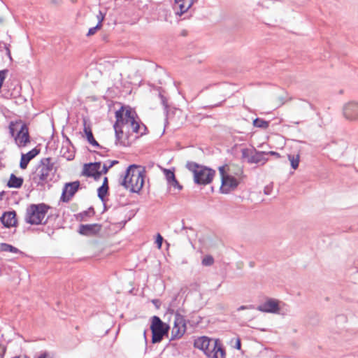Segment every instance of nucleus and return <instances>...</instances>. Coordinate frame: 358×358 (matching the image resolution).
I'll list each match as a JSON object with an SVG mask.
<instances>
[{
	"instance_id": "nucleus-1",
	"label": "nucleus",
	"mask_w": 358,
	"mask_h": 358,
	"mask_svg": "<svg viewBox=\"0 0 358 358\" xmlns=\"http://www.w3.org/2000/svg\"><path fill=\"white\" fill-rule=\"evenodd\" d=\"M137 114L129 106L125 108L122 106L115 112L116 121L113 124L115 135V145H120L124 147L129 146L131 144L129 132H132L140 136L146 133L147 127L136 120Z\"/></svg>"
},
{
	"instance_id": "nucleus-2",
	"label": "nucleus",
	"mask_w": 358,
	"mask_h": 358,
	"mask_svg": "<svg viewBox=\"0 0 358 358\" xmlns=\"http://www.w3.org/2000/svg\"><path fill=\"white\" fill-rule=\"evenodd\" d=\"M55 172L52 159L50 157L42 158L35 171L31 174L30 180L37 187L42 189L53 180Z\"/></svg>"
},
{
	"instance_id": "nucleus-3",
	"label": "nucleus",
	"mask_w": 358,
	"mask_h": 358,
	"mask_svg": "<svg viewBox=\"0 0 358 358\" xmlns=\"http://www.w3.org/2000/svg\"><path fill=\"white\" fill-rule=\"evenodd\" d=\"M140 168L136 164L129 166L120 183L125 189L133 193H138L143 187L145 169Z\"/></svg>"
},
{
	"instance_id": "nucleus-4",
	"label": "nucleus",
	"mask_w": 358,
	"mask_h": 358,
	"mask_svg": "<svg viewBox=\"0 0 358 358\" xmlns=\"http://www.w3.org/2000/svg\"><path fill=\"white\" fill-rule=\"evenodd\" d=\"M194 346L202 350L209 358L225 357V350L219 340L201 336L194 340Z\"/></svg>"
},
{
	"instance_id": "nucleus-5",
	"label": "nucleus",
	"mask_w": 358,
	"mask_h": 358,
	"mask_svg": "<svg viewBox=\"0 0 358 358\" xmlns=\"http://www.w3.org/2000/svg\"><path fill=\"white\" fill-rule=\"evenodd\" d=\"M186 168L192 172L194 183L199 185L210 184L215 175V170L194 162H187Z\"/></svg>"
},
{
	"instance_id": "nucleus-6",
	"label": "nucleus",
	"mask_w": 358,
	"mask_h": 358,
	"mask_svg": "<svg viewBox=\"0 0 358 358\" xmlns=\"http://www.w3.org/2000/svg\"><path fill=\"white\" fill-rule=\"evenodd\" d=\"M176 301L177 298H173L167 308V313L175 315L174 323L171 332L172 340L181 338L187 329L186 320L184 316L180 313V310L176 309L175 306Z\"/></svg>"
},
{
	"instance_id": "nucleus-7",
	"label": "nucleus",
	"mask_w": 358,
	"mask_h": 358,
	"mask_svg": "<svg viewBox=\"0 0 358 358\" xmlns=\"http://www.w3.org/2000/svg\"><path fill=\"white\" fill-rule=\"evenodd\" d=\"M50 206L45 203L29 205L26 210L25 221L31 225L46 224L47 220L43 222Z\"/></svg>"
},
{
	"instance_id": "nucleus-8",
	"label": "nucleus",
	"mask_w": 358,
	"mask_h": 358,
	"mask_svg": "<svg viewBox=\"0 0 358 358\" xmlns=\"http://www.w3.org/2000/svg\"><path fill=\"white\" fill-rule=\"evenodd\" d=\"M150 330L152 331V343H160L164 336L168 334L169 326L164 323L158 316L151 317Z\"/></svg>"
},
{
	"instance_id": "nucleus-9",
	"label": "nucleus",
	"mask_w": 358,
	"mask_h": 358,
	"mask_svg": "<svg viewBox=\"0 0 358 358\" xmlns=\"http://www.w3.org/2000/svg\"><path fill=\"white\" fill-rule=\"evenodd\" d=\"M19 128V131L15 137L16 144L19 147H24L30 141L28 127L25 123L10 122L9 125V131L12 136H15V132Z\"/></svg>"
},
{
	"instance_id": "nucleus-10",
	"label": "nucleus",
	"mask_w": 358,
	"mask_h": 358,
	"mask_svg": "<svg viewBox=\"0 0 358 358\" xmlns=\"http://www.w3.org/2000/svg\"><path fill=\"white\" fill-rule=\"evenodd\" d=\"M78 180L66 182L62 189L60 200L64 203H69L80 187Z\"/></svg>"
},
{
	"instance_id": "nucleus-11",
	"label": "nucleus",
	"mask_w": 358,
	"mask_h": 358,
	"mask_svg": "<svg viewBox=\"0 0 358 358\" xmlns=\"http://www.w3.org/2000/svg\"><path fill=\"white\" fill-rule=\"evenodd\" d=\"M257 310L263 313H280V302L274 299H268L264 303L257 307Z\"/></svg>"
},
{
	"instance_id": "nucleus-12",
	"label": "nucleus",
	"mask_w": 358,
	"mask_h": 358,
	"mask_svg": "<svg viewBox=\"0 0 358 358\" xmlns=\"http://www.w3.org/2000/svg\"><path fill=\"white\" fill-rule=\"evenodd\" d=\"M101 162H91L85 164L83 170V174L87 177L94 178V180H98L102 175V172H100Z\"/></svg>"
},
{
	"instance_id": "nucleus-13",
	"label": "nucleus",
	"mask_w": 358,
	"mask_h": 358,
	"mask_svg": "<svg viewBox=\"0 0 358 358\" xmlns=\"http://www.w3.org/2000/svg\"><path fill=\"white\" fill-rule=\"evenodd\" d=\"M238 184L239 182L235 177L231 175L224 176L221 180L220 190L222 194H228L231 191L234 190L238 187Z\"/></svg>"
},
{
	"instance_id": "nucleus-14",
	"label": "nucleus",
	"mask_w": 358,
	"mask_h": 358,
	"mask_svg": "<svg viewBox=\"0 0 358 358\" xmlns=\"http://www.w3.org/2000/svg\"><path fill=\"white\" fill-rule=\"evenodd\" d=\"M344 117L350 121L358 120V103L355 101H350L344 105L343 108Z\"/></svg>"
},
{
	"instance_id": "nucleus-15",
	"label": "nucleus",
	"mask_w": 358,
	"mask_h": 358,
	"mask_svg": "<svg viewBox=\"0 0 358 358\" xmlns=\"http://www.w3.org/2000/svg\"><path fill=\"white\" fill-rule=\"evenodd\" d=\"M60 153L62 156L66 159L68 161L73 160L75 157V150L74 147L72 145L70 140L66 138L65 141L62 143V146L61 148Z\"/></svg>"
},
{
	"instance_id": "nucleus-16",
	"label": "nucleus",
	"mask_w": 358,
	"mask_h": 358,
	"mask_svg": "<svg viewBox=\"0 0 358 358\" xmlns=\"http://www.w3.org/2000/svg\"><path fill=\"white\" fill-rule=\"evenodd\" d=\"M101 229V225L99 224H80L78 232L84 236H94L98 234Z\"/></svg>"
},
{
	"instance_id": "nucleus-17",
	"label": "nucleus",
	"mask_w": 358,
	"mask_h": 358,
	"mask_svg": "<svg viewBox=\"0 0 358 358\" xmlns=\"http://www.w3.org/2000/svg\"><path fill=\"white\" fill-rule=\"evenodd\" d=\"M0 220L4 227L7 228L14 227L17 224L16 213L15 210L5 212Z\"/></svg>"
},
{
	"instance_id": "nucleus-18",
	"label": "nucleus",
	"mask_w": 358,
	"mask_h": 358,
	"mask_svg": "<svg viewBox=\"0 0 358 358\" xmlns=\"http://www.w3.org/2000/svg\"><path fill=\"white\" fill-rule=\"evenodd\" d=\"M40 152V150L36 148H33L26 154H22L20 167L22 169H25L27 167L29 162L34 159Z\"/></svg>"
},
{
	"instance_id": "nucleus-19",
	"label": "nucleus",
	"mask_w": 358,
	"mask_h": 358,
	"mask_svg": "<svg viewBox=\"0 0 358 358\" xmlns=\"http://www.w3.org/2000/svg\"><path fill=\"white\" fill-rule=\"evenodd\" d=\"M194 0H175V6L179 10L176 12V15H182L187 12L193 5Z\"/></svg>"
},
{
	"instance_id": "nucleus-20",
	"label": "nucleus",
	"mask_w": 358,
	"mask_h": 358,
	"mask_svg": "<svg viewBox=\"0 0 358 358\" xmlns=\"http://www.w3.org/2000/svg\"><path fill=\"white\" fill-rule=\"evenodd\" d=\"M227 85L225 83H214L210 85L209 86L206 87V89L212 88L214 90L215 92L220 94V96L223 98V100L219 103L214 105V106H220L222 104V102L225 101L224 97L226 96L225 90L227 87Z\"/></svg>"
},
{
	"instance_id": "nucleus-21",
	"label": "nucleus",
	"mask_w": 358,
	"mask_h": 358,
	"mask_svg": "<svg viewBox=\"0 0 358 358\" xmlns=\"http://www.w3.org/2000/svg\"><path fill=\"white\" fill-rule=\"evenodd\" d=\"M266 156H267L266 152L257 151V150L254 149L252 156L250 157L249 164L262 163L264 164L268 159L267 157H266Z\"/></svg>"
},
{
	"instance_id": "nucleus-22",
	"label": "nucleus",
	"mask_w": 358,
	"mask_h": 358,
	"mask_svg": "<svg viewBox=\"0 0 358 358\" xmlns=\"http://www.w3.org/2000/svg\"><path fill=\"white\" fill-rule=\"evenodd\" d=\"M24 182L22 177H17L14 173H11L7 182V186L10 188H20Z\"/></svg>"
},
{
	"instance_id": "nucleus-23",
	"label": "nucleus",
	"mask_w": 358,
	"mask_h": 358,
	"mask_svg": "<svg viewBox=\"0 0 358 358\" xmlns=\"http://www.w3.org/2000/svg\"><path fill=\"white\" fill-rule=\"evenodd\" d=\"M84 133L85 134L86 138L90 144L96 148H103L94 138L90 127L86 126L85 122L84 124Z\"/></svg>"
},
{
	"instance_id": "nucleus-24",
	"label": "nucleus",
	"mask_w": 358,
	"mask_h": 358,
	"mask_svg": "<svg viewBox=\"0 0 358 358\" xmlns=\"http://www.w3.org/2000/svg\"><path fill=\"white\" fill-rule=\"evenodd\" d=\"M0 250L3 252L23 254V252L20 251L18 248L6 243H2L0 244Z\"/></svg>"
},
{
	"instance_id": "nucleus-25",
	"label": "nucleus",
	"mask_w": 358,
	"mask_h": 358,
	"mask_svg": "<svg viewBox=\"0 0 358 358\" xmlns=\"http://www.w3.org/2000/svg\"><path fill=\"white\" fill-rule=\"evenodd\" d=\"M270 122L257 117L253 120V126L260 129H266L269 127Z\"/></svg>"
},
{
	"instance_id": "nucleus-26",
	"label": "nucleus",
	"mask_w": 358,
	"mask_h": 358,
	"mask_svg": "<svg viewBox=\"0 0 358 358\" xmlns=\"http://www.w3.org/2000/svg\"><path fill=\"white\" fill-rule=\"evenodd\" d=\"M288 159L290 162L291 166L293 169H296L299 166L300 156L299 155H288Z\"/></svg>"
},
{
	"instance_id": "nucleus-27",
	"label": "nucleus",
	"mask_w": 358,
	"mask_h": 358,
	"mask_svg": "<svg viewBox=\"0 0 358 358\" xmlns=\"http://www.w3.org/2000/svg\"><path fill=\"white\" fill-rule=\"evenodd\" d=\"M95 214V211L92 207L89 208L87 210L80 213L79 216L80 217L81 221H86L87 217H92Z\"/></svg>"
},
{
	"instance_id": "nucleus-28",
	"label": "nucleus",
	"mask_w": 358,
	"mask_h": 358,
	"mask_svg": "<svg viewBox=\"0 0 358 358\" xmlns=\"http://www.w3.org/2000/svg\"><path fill=\"white\" fill-rule=\"evenodd\" d=\"M108 187H106V186H100L97 189L98 197L102 201H104L105 197L108 194Z\"/></svg>"
},
{
	"instance_id": "nucleus-29",
	"label": "nucleus",
	"mask_w": 358,
	"mask_h": 358,
	"mask_svg": "<svg viewBox=\"0 0 358 358\" xmlns=\"http://www.w3.org/2000/svg\"><path fill=\"white\" fill-rule=\"evenodd\" d=\"M164 173L168 183H171L176 178L174 171L172 170L164 169Z\"/></svg>"
},
{
	"instance_id": "nucleus-30",
	"label": "nucleus",
	"mask_w": 358,
	"mask_h": 358,
	"mask_svg": "<svg viewBox=\"0 0 358 358\" xmlns=\"http://www.w3.org/2000/svg\"><path fill=\"white\" fill-rule=\"evenodd\" d=\"M159 97L161 100V103L162 104V106L164 108V110L166 111V113H168V108H169L168 99L163 94L162 90L161 88L159 90Z\"/></svg>"
},
{
	"instance_id": "nucleus-31",
	"label": "nucleus",
	"mask_w": 358,
	"mask_h": 358,
	"mask_svg": "<svg viewBox=\"0 0 358 358\" xmlns=\"http://www.w3.org/2000/svg\"><path fill=\"white\" fill-rule=\"evenodd\" d=\"M253 150H250L248 148H243L241 150L242 158L247 159V162L249 163V159L251 156H252Z\"/></svg>"
},
{
	"instance_id": "nucleus-32",
	"label": "nucleus",
	"mask_w": 358,
	"mask_h": 358,
	"mask_svg": "<svg viewBox=\"0 0 358 358\" xmlns=\"http://www.w3.org/2000/svg\"><path fill=\"white\" fill-rule=\"evenodd\" d=\"M213 263H214V259L211 255L205 256L201 261L202 265L205 266H210L213 265Z\"/></svg>"
},
{
	"instance_id": "nucleus-33",
	"label": "nucleus",
	"mask_w": 358,
	"mask_h": 358,
	"mask_svg": "<svg viewBox=\"0 0 358 358\" xmlns=\"http://www.w3.org/2000/svg\"><path fill=\"white\" fill-rule=\"evenodd\" d=\"M101 22H98V23L96 24V25L95 27H91L89 31H88V33L87 34V36H92L93 34H94L97 30L100 29H101Z\"/></svg>"
},
{
	"instance_id": "nucleus-34",
	"label": "nucleus",
	"mask_w": 358,
	"mask_h": 358,
	"mask_svg": "<svg viewBox=\"0 0 358 358\" xmlns=\"http://www.w3.org/2000/svg\"><path fill=\"white\" fill-rule=\"evenodd\" d=\"M3 48H4L5 50H6V55L9 58L10 61L12 62L13 61V58H12V56H11L10 50V44L9 43H3Z\"/></svg>"
},
{
	"instance_id": "nucleus-35",
	"label": "nucleus",
	"mask_w": 358,
	"mask_h": 358,
	"mask_svg": "<svg viewBox=\"0 0 358 358\" xmlns=\"http://www.w3.org/2000/svg\"><path fill=\"white\" fill-rule=\"evenodd\" d=\"M168 184L178 190H181L182 189V186L178 182L176 178H175L171 183Z\"/></svg>"
},
{
	"instance_id": "nucleus-36",
	"label": "nucleus",
	"mask_w": 358,
	"mask_h": 358,
	"mask_svg": "<svg viewBox=\"0 0 358 358\" xmlns=\"http://www.w3.org/2000/svg\"><path fill=\"white\" fill-rule=\"evenodd\" d=\"M163 240V237L160 235V234H157L155 243L159 249L162 248Z\"/></svg>"
},
{
	"instance_id": "nucleus-37",
	"label": "nucleus",
	"mask_w": 358,
	"mask_h": 358,
	"mask_svg": "<svg viewBox=\"0 0 358 358\" xmlns=\"http://www.w3.org/2000/svg\"><path fill=\"white\" fill-rule=\"evenodd\" d=\"M219 172L221 176V180L223 178L224 176H227L229 174L225 173V166H222L219 167Z\"/></svg>"
},
{
	"instance_id": "nucleus-38",
	"label": "nucleus",
	"mask_w": 358,
	"mask_h": 358,
	"mask_svg": "<svg viewBox=\"0 0 358 358\" xmlns=\"http://www.w3.org/2000/svg\"><path fill=\"white\" fill-rule=\"evenodd\" d=\"M98 19V22H101V27L102 26V22L105 17V13H102V11L99 10V14L96 16Z\"/></svg>"
},
{
	"instance_id": "nucleus-39",
	"label": "nucleus",
	"mask_w": 358,
	"mask_h": 358,
	"mask_svg": "<svg viewBox=\"0 0 358 358\" xmlns=\"http://www.w3.org/2000/svg\"><path fill=\"white\" fill-rule=\"evenodd\" d=\"M273 187L271 185H267L264 187V192L266 195H269L271 194Z\"/></svg>"
},
{
	"instance_id": "nucleus-40",
	"label": "nucleus",
	"mask_w": 358,
	"mask_h": 358,
	"mask_svg": "<svg viewBox=\"0 0 358 358\" xmlns=\"http://www.w3.org/2000/svg\"><path fill=\"white\" fill-rule=\"evenodd\" d=\"M110 168L111 167H110V164L107 165L106 164H104L103 166L102 170L100 171V172H102V174L103 173L106 174Z\"/></svg>"
},
{
	"instance_id": "nucleus-41",
	"label": "nucleus",
	"mask_w": 358,
	"mask_h": 358,
	"mask_svg": "<svg viewBox=\"0 0 358 358\" xmlns=\"http://www.w3.org/2000/svg\"><path fill=\"white\" fill-rule=\"evenodd\" d=\"M266 154H267V155H271L275 156L278 158H279L280 157V155L278 152H274V151H270L268 152H266Z\"/></svg>"
},
{
	"instance_id": "nucleus-42",
	"label": "nucleus",
	"mask_w": 358,
	"mask_h": 358,
	"mask_svg": "<svg viewBox=\"0 0 358 358\" xmlns=\"http://www.w3.org/2000/svg\"><path fill=\"white\" fill-rule=\"evenodd\" d=\"M37 358H51L46 352H42Z\"/></svg>"
},
{
	"instance_id": "nucleus-43",
	"label": "nucleus",
	"mask_w": 358,
	"mask_h": 358,
	"mask_svg": "<svg viewBox=\"0 0 358 358\" xmlns=\"http://www.w3.org/2000/svg\"><path fill=\"white\" fill-rule=\"evenodd\" d=\"M101 186H106V187H108V178L107 177H105L103 178V183H102Z\"/></svg>"
},
{
	"instance_id": "nucleus-44",
	"label": "nucleus",
	"mask_w": 358,
	"mask_h": 358,
	"mask_svg": "<svg viewBox=\"0 0 358 358\" xmlns=\"http://www.w3.org/2000/svg\"><path fill=\"white\" fill-rule=\"evenodd\" d=\"M235 347H236V349H238V350L241 349V341H240V340H239V339H238V340H237L236 343V346H235Z\"/></svg>"
},
{
	"instance_id": "nucleus-45",
	"label": "nucleus",
	"mask_w": 358,
	"mask_h": 358,
	"mask_svg": "<svg viewBox=\"0 0 358 358\" xmlns=\"http://www.w3.org/2000/svg\"><path fill=\"white\" fill-rule=\"evenodd\" d=\"M248 308V307L247 306H241L239 308H238V310L240 311V310H245Z\"/></svg>"
},
{
	"instance_id": "nucleus-46",
	"label": "nucleus",
	"mask_w": 358,
	"mask_h": 358,
	"mask_svg": "<svg viewBox=\"0 0 358 358\" xmlns=\"http://www.w3.org/2000/svg\"><path fill=\"white\" fill-rule=\"evenodd\" d=\"M118 163V161L117 160H113V161H111L110 162V167L113 166L115 164H117Z\"/></svg>"
},
{
	"instance_id": "nucleus-47",
	"label": "nucleus",
	"mask_w": 358,
	"mask_h": 358,
	"mask_svg": "<svg viewBox=\"0 0 358 358\" xmlns=\"http://www.w3.org/2000/svg\"><path fill=\"white\" fill-rule=\"evenodd\" d=\"M1 351H2L1 352V355L3 356L5 354V352H6V348L5 346H1Z\"/></svg>"
},
{
	"instance_id": "nucleus-48",
	"label": "nucleus",
	"mask_w": 358,
	"mask_h": 358,
	"mask_svg": "<svg viewBox=\"0 0 358 358\" xmlns=\"http://www.w3.org/2000/svg\"><path fill=\"white\" fill-rule=\"evenodd\" d=\"M152 303H154L157 307H158L157 303H159V301L158 299H153Z\"/></svg>"
},
{
	"instance_id": "nucleus-49",
	"label": "nucleus",
	"mask_w": 358,
	"mask_h": 358,
	"mask_svg": "<svg viewBox=\"0 0 358 358\" xmlns=\"http://www.w3.org/2000/svg\"><path fill=\"white\" fill-rule=\"evenodd\" d=\"M146 332H147V331L144 330V331H143V336H144L145 343H147Z\"/></svg>"
},
{
	"instance_id": "nucleus-50",
	"label": "nucleus",
	"mask_w": 358,
	"mask_h": 358,
	"mask_svg": "<svg viewBox=\"0 0 358 358\" xmlns=\"http://www.w3.org/2000/svg\"><path fill=\"white\" fill-rule=\"evenodd\" d=\"M5 192L2 191L0 192V199L1 200L3 199V196L4 195Z\"/></svg>"
},
{
	"instance_id": "nucleus-51",
	"label": "nucleus",
	"mask_w": 358,
	"mask_h": 358,
	"mask_svg": "<svg viewBox=\"0 0 358 358\" xmlns=\"http://www.w3.org/2000/svg\"><path fill=\"white\" fill-rule=\"evenodd\" d=\"M308 104H309V106H310V108H311V109H313V110H314V106H313V105L312 103H310V102H308Z\"/></svg>"
},
{
	"instance_id": "nucleus-52",
	"label": "nucleus",
	"mask_w": 358,
	"mask_h": 358,
	"mask_svg": "<svg viewBox=\"0 0 358 358\" xmlns=\"http://www.w3.org/2000/svg\"><path fill=\"white\" fill-rule=\"evenodd\" d=\"M182 34L183 36H185V35H186V31H182Z\"/></svg>"
},
{
	"instance_id": "nucleus-53",
	"label": "nucleus",
	"mask_w": 358,
	"mask_h": 358,
	"mask_svg": "<svg viewBox=\"0 0 358 358\" xmlns=\"http://www.w3.org/2000/svg\"><path fill=\"white\" fill-rule=\"evenodd\" d=\"M105 150V152H107L108 151V149H106V148H103Z\"/></svg>"
},
{
	"instance_id": "nucleus-54",
	"label": "nucleus",
	"mask_w": 358,
	"mask_h": 358,
	"mask_svg": "<svg viewBox=\"0 0 358 358\" xmlns=\"http://www.w3.org/2000/svg\"><path fill=\"white\" fill-rule=\"evenodd\" d=\"M97 154L100 155L101 156H104L103 154H101L99 152H96Z\"/></svg>"
},
{
	"instance_id": "nucleus-55",
	"label": "nucleus",
	"mask_w": 358,
	"mask_h": 358,
	"mask_svg": "<svg viewBox=\"0 0 358 358\" xmlns=\"http://www.w3.org/2000/svg\"><path fill=\"white\" fill-rule=\"evenodd\" d=\"M24 358H29L28 356H24Z\"/></svg>"
},
{
	"instance_id": "nucleus-56",
	"label": "nucleus",
	"mask_w": 358,
	"mask_h": 358,
	"mask_svg": "<svg viewBox=\"0 0 358 358\" xmlns=\"http://www.w3.org/2000/svg\"><path fill=\"white\" fill-rule=\"evenodd\" d=\"M13 358H20V357H14Z\"/></svg>"
}]
</instances>
